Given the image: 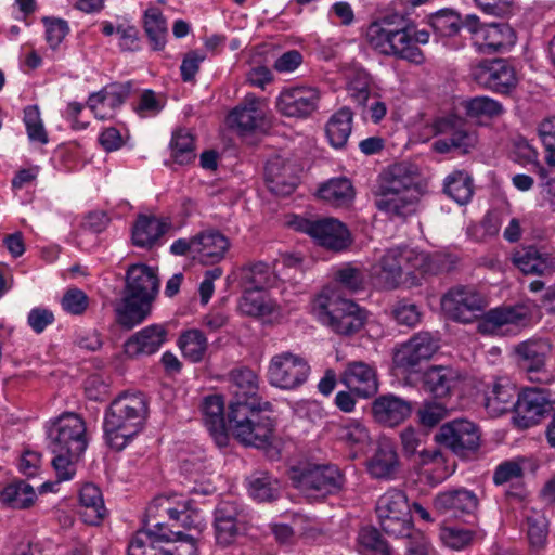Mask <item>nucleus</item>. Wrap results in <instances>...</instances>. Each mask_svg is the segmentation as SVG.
<instances>
[{
  "instance_id": "37998d69",
  "label": "nucleus",
  "mask_w": 555,
  "mask_h": 555,
  "mask_svg": "<svg viewBox=\"0 0 555 555\" xmlns=\"http://www.w3.org/2000/svg\"><path fill=\"white\" fill-rule=\"evenodd\" d=\"M178 347L186 360L197 363L204 359L207 352L208 340L202 331L191 328L180 334Z\"/></svg>"
},
{
  "instance_id": "603ef678",
  "label": "nucleus",
  "mask_w": 555,
  "mask_h": 555,
  "mask_svg": "<svg viewBox=\"0 0 555 555\" xmlns=\"http://www.w3.org/2000/svg\"><path fill=\"white\" fill-rule=\"evenodd\" d=\"M179 512L175 516L170 529L180 524L186 530L194 531L196 537L206 528L205 517L198 508L190 506L186 501L178 503Z\"/></svg>"
},
{
  "instance_id": "79ce46f5",
  "label": "nucleus",
  "mask_w": 555,
  "mask_h": 555,
  "mask_svg": "<svg viewBox=\"0 0 555 555\" xmlns=\"http://www.w3.org/2000/svg\"><path fill=\"white\" fill-rule=\"evenodd\" d=\"M230 380L235 401L257 402L255 396L258 390V376L254 371L246 367L234 370L230 374Z\"/></svg>"
},
{
  "instance_id": "0e129e2a",
  "label": "nucleus",
  "mask_w": 555,
  "mask_h": 555,
  "mask_svg": "<svg viewBox=\"0 0 555 555\" xmlns=\"http://www.w3.org/2000/svg\"><path fill=\"white\" fill-rule=\"evenodd\" d=\"M442 543L454 551H461L467 547L473 541V532L459 527L441 528L439 533Z\"/></svg>"
},
{
  "instance_id": "4be33fe9",
  "label": "nucleus",
  "mask_w": 555,
  "mask_h": 555,
  "mask_svg": "<svg viewBox=\"0 0 555 555\" xmlns=\"http://www.w3.org/2000/svg\"><path fill=\"white\" fill-rule=\"evenodd\" d=\"M433 505L440 514L462 517L476 513L479 498L473 490L460 487L436 494Z\"/></svg>"
},
{
  "instance_id": "864d4df0",
  "label": "nucleus",
  "mask_w": 555,
  "mask_h": 555,
  "mask_svg": "<svg viewBox=\"0 0 555 555\" xmlns=\"http://www.w3.org/2000/svg\"><path fill=\"white\" fill-rule=\"evenodd\" d=\"M23 122L30 142L41 145L48 143V132L37 105H28L24 108Z\"/></svg>"
},
{
  "instance_id": "49530a36",
  "label": "nucleus",
  "mask_w": 555,
  "mask_h": 555,
  "mask_svg": "<svg viewBox=\"0 0 555 555\" xmlns=\"http://www.w3.org/2000/svg\"><path fill=\"white\" fill-rule=\"evenodd\" d=\"M280 483L268 473L257 472L248 478V493L259 502L275 500L280 494Z\"/></svg>"
},
{
  "instance_id": "774afa93",
  "label": "nucleus",
  "mask_w": 555,
  "mask_h": 555,
  "mask_svg": "<svg viewBox=\"0 0 555 555\" xmlns=\"http://www.w3.org/2000/svg\"><path fill=\"white\" fill-rule=\"evenodd\" d=\"M215 519L246 526L248 522V515L236 502L222 501L215 511Z\"/></svg>"
},
{
  "instance_id": "680f3d73",
  "label": "nucleus",
  "mask_w": 555,
  "mask_h": 555,
  "mask_svg": "<svg viewBox=\"0 0 555 555\" xmlns=\"http://www.w3.org/2000/svg\"><path fill=\"white\" fill-rule=\"evenodd\" d=\"M527 535L530 546L535 550L544 547L547 539V524L545 517L540 513L527 516Z\"/></svg>"
},
{
  "instance_id": "5fc2aeb1",
  "label": "nucleus",
  "mask_w": 555,
  "mask_h": 555,
  "mask_svg": "<svg viewBox=\"0 0 555 555\" xmlns=\"http://www.w3.org/2000/svg\"><path fill=\"white\" fill-rule=\"evenodd\" d=\"M52 467L55 472L57 481H68L74 478L77 470V464L83 453H74L72 451L52 452Z\"/></svg>"
},
{
  "instance_id": "13d9d810",
  "label": "nucleus",
  "mask_w": 555,
  "mask_h": 555,
  "mask_svg": "<svg viewBox=\"0 0 555 555\" xmlns=\"http://www.w3.org/2000/svg\"><path fill=\"white\" fill-rule=\"evenodd\" d=\"M171 154L179 164H188L195 158L194 138L186 130H178L171 139Z\"/></svg>"
},
{
  "instance_id": "4d7b16f0",
  "label": "nucleus",
  "mask_w": 555,
  "mask_h": 555,
  "mask_svg": "<svg viewBox=\"0 0 555 555\" xmlns=\"http://www.w3.org/2000/svg\"><path fill=\"white\" fill-rule=\"evenodd\" d=\"M350 98L360 105H364L371 93V77L364 69H354L350 73L347 82Z\"/></svg>"
},
{
  "instance_id": "338daca9",
  "label": "nucleus",
  "mask_w": 555,
  "mask_h": 555,
  "mask_svg": "<svg viewBox=\"0 0 555 555\" xmlns=\"http://www.w3.org/2000/svg\"><path fill=\"white\" fill-rule=\"evenodd\" d=\"M158 541L151 530L139 531L130 541L128 555H160L154 542Z\"/></svg>"
},
{
  "instance_id": "b1692460",
  "label": "nucleus",
  "mask_w": 555,
  "mask_h": 555,
  "mask_svg": "<svg viewBox=\"0 0 555 555\" xmlns=\"http://www.w3.org/2000/svg\"><path fill=\"white\" fill-rule=\"evenodd\" d=\"M178 503L177 496H157L147 506V530H151V533L155 534L157 540L171 539L169 534L170 528L165 524V519L168 518L169 521H173L175 516L179 512Z\"/></svg>"
},
{
  "instance_id": "ddd939ff",
  "label": "nucleus",
  "mask_w": 555,
  "mask_h": 555,
  "mask_svg": "<svg viewBox=\"0 0 555 555\" xmlns=\"http://www.w3.org/2000/svg\"><path fill=\"white\" fill-rule=\"evenodd\" d=\"M436 135L442 138L433 143V150L437 153L459 152L469 153L477 144V137L469 130L465 121L454 115L438 118L433 124Z\"/></svg>"
},
{
  "instance_id": "72a5a7b5",
  "label": "nucleus",
  "mask_w": 555,
  "mask_h": 555,
  "mask_svg": "<svg viewBox=\"0 0 555 555\" xmlns=\"http://www.w3.org/2000/svg\"><path fill=\"white\" fill-rule=\"evenodd\" d=\"M514 262L525 274L547 275L555 272V257L534 247L518 251Z\"/></svg>"
},
{
  "instance_id": "de8ad7c7",
  "label": "nucleus",
  "mask_w": 555,
  "mask_h": 555,
  "mask_svg": "<svg viewBox=\"0 0 555 555\" xmlns=\"http://www.w3.org/2000/svg\"><path fill=\"white\" fill-rule=\"evenodd\" d=\"M144 29L154 50H162L166 43L167 25L162 12L150 8L144 15Z\"/></svg>"
},
{
  "instance_id": "0eeeda50",
  "label": "nucleus",
  "mask_w": 555,
  "mask_h": 555,
  "mask_svg": "<svg viewBox=\"0 0 555 555\" xmlns=\"http://www.w3.org/2000/svg\"><path fill=\"white\" fill-rule=\"evenodd\" d=\"M365 39L371 49L379 54L415 64L425 61L422 50L413 44L410 26H396L388 20L369 25Z\"/></svg>"
},
{
  "instance_id": "cd10ccee",
  "label": "nucleus",
  "mask_w": 555,
  "mask_h": 555,
  "mask_svg": "<svg viewBox=\"0 0 555 555\" xmlns=\"http://www.w3.org/2000/svg\"><path fill=\"white\" fill-rule=\"evenodd\" d=\"M167 340V330L162 324H152L133 334L125 343L128 357L150 356L157 352Z\"/></svg>"
},
{
  "instance_id": "09e8293b",
  "label": "nucleus",
  "mask_w": 555,
  "mask_h": 555,
  "mask_svg": "<svg viewBox=\"0 0 555 555\" xmlns=\"http://www.w3.org/2000/svg\"><path fill=\"white\" fill-rule=\"evenodd\" d=\"M337 437L349 447L362 448L370 441V433L366 426L356 418L343 422L337 429Z\"/></svg>"
},
{
  "instance_id": "f257e3e1",
  "label": "nucleus",
  "mask_w": 555,
  "mask_h": 555,
  "mask_svg": "<svg viewBox=\"0 0 555 555\" xmlns=\"http://www.w3.org/2000/svg\"><path fill=\"white\" fill-rule=\"evenodd\" d=\"M449 269L441 254L429 255L409 246H395L386 249L372 266V276L383 288L393 289L408 280L414 282L420 276Z\"/></svg>"
},
{
  "instance_id": "bf43d9fd",
  "label": "nucleus",
  "mask_w": 555,
  "mask_h": 555,
  "mask_svg": "<svg viewBox=\"0 0 555 555\" xmlns=\"http://www.w3.org/2000/svg\"><path fill=\"white\" fill-rule=\"evenodd\" d=\"M358 541L365 555H389L387 543L374 528L361 529Z\"/></svg>"
},
{
  "instance_id": "412c9836",
  "label": "nucleus",
  "mask_w": 555,
  "mask_h": 555,
  "mask_svg": "<svg viewBox=\"0 0 555 555\" xmlns=\"http://www.w3.org/2000/svg\"><path fill=\"white\" fill-rule=\"evenodd\" d=\"M340 383L361 398L372 397L378 391L376 369L363 361L347 362L340 374Z\"/></svg>"
},
{
  "instance_id": "2f4dec72",
  "label": "nucleus",
  "mask_w": 555,
  "mask_h": 555,
  "mask_svg": "<svg viewBox=\"0 0 555 555\" xmlns=\"http://www.w3.org/2000/svg\"><path fill=\"white\" fill-rule=\"evenodd\" d=\"M78 513L82 521L88 525L96 526L106 516L107 509L101 490L92 485L86 483L79 492Z\"/></svg>"
},
{
  "instance_id": "a18cd8bd",
  "label": "nucleus",
  "mask_w": 555,
  "mask_h": 555,
  "mask_svg": "<svg viewBox=\"0 0 555 555\" xmlns=\"http://www.w3.org/2000/svg\"><path fill=\"white\" fill-rule=\"evenodd\" d=\"M319 196L333 206H345L353 199L354 191L347 178H335L319 189Z\"/></svg>"
},
{
  "instance_id": "423d86ee",
  "label": "nucleus",
  "mask_w": 555,
  "mask_h": 555,
  "mask_svg": "<svg viewBox=\"0 0 555 555\" xmlns=\"http://www.w3.org/2000/svg\"><path fill=\"white\" fill-rule=\"evenodd\" d=\"M312 312L325 326L339 335L359 332L366 320V313L356 302L339 297L331 289H324L312 302Z\"/></svg>"
},
{
  "instance_id": "c756f323",
  "label": "nucleus",
  "mask_w": 555,
  "mask_h": 555,
  "mask_svg": "<svg viewBox=\"0 0 555 555\" xmlns=\"http://www.w3.org/2000/svg\"><path fill=\"white\" fill-rule=\"evenodd\" d=\"M369 474L375 479H393L399 469V457L395 446L388 441H379L375 452L366 462Z\"/></svg>"
},
{
  "instance_id": "393cba45",
  "label": "nucleus",
  "mask_w": 555,
  "mask_h": 555,
  "mask_svg": "<svg viewBox=\"0 0 555 555\" xmlns=\"http://www.w3.org/2000/svg\"><path fill=\"white\" fill-rule=\"evenodd\" d=\"M412 413V403L388 393L377 397L372 403L374 420L388 427L403 423Z\"/></svg>"
},
{
  "instance_id": "bb28decb",
  "label": "nucleus",
  "mask_w": 555,
  "mask_h": 555,
  "mask_svg": "<svg viewBox=\"0 0 555 555\" xmlns=\"http://www.w3.org/2000/svg\"><path fill=\"white\" fill-rule=\"evenodd\" d=\"M196 260L204 264L220 262L229 250L230 240L220 231L209 229L195 235Z\"/></svg>"
},
{
  "instance_id": "f03ea898",
  "label": "nucleus",
  "mask_w": 555,
  "mask_h": 555,
  "mask_svg": "<svg viewBox=\"0 0 555 555\" xmlns=\"http://www.w3.org/2000/svg\"><path fill=\"white\" fill-rule=\"evenodd\" d=\"M159 291L157 270L144 263H135L126 272V285L121 300L115 308L116 321L128 330L142 323L152 311Z\"/></svg>"
},
{
  "instance_id": "2eb2a0df",
  "label": "nucleus",
  "mask_w": 555,
  "mask_h": 555,
  "mask_svg": "<svg viewBox=\"0 0 555 555\" xmlns=\"http://www.w3.org/2000/svg\"><path fill=\"white\" fill-rule=\"evenodd\" d=\"M435 440L457 456L464 457L479 448L480 430L475 423L457 418L443 424L435 435Z\"/></svg>"
},
{
  "instance_id": "c9c22d12",
  "label": "nucleus",
  "mask_w": 555,
  "mask_h": 555,
  "mask_svg": "<svg viewBox=\"0 0 555 555\" xmlns=\"http://www.w3.org/2000/svg\"><path fill=\"white\" fill-rule=\"evenodd\" d=\"M459 379V374L451 366H430L423 376L425 388L435 397H446Z\"/></svg>"
},
{
  "instance_id": "ea45409f",
  "label": "nucleus",
  "mask_w": 555,
  "mask_h": 555,
  "mask_svg": "<svg viewBox=\"0 0 555 555\" xmlns=\"http://www.w3.org/2000/svg\"><path fill=\"white\" fill-rule=\"evenodd\" d=\"M289 168L282 166L280 159L270 160L266 166V183L275 195L287 196L292 194L297 184V178L287 176Z\"/></svg>"
},
{
  "instance_id": "3c124183",
  "label": "nucleus",
  "mask_w": 555,
  "mask_h": 555,
  "mask_svg": "<svg viewBox=\"0 0 555 555\" xmlns=\"http://www.w3.org/2000/svg\"><path fill=\"white\" fill-rule=\"evenodd\" d=\"M170 540H165L168 545L160 548V555H198L197 537L195 534L182 533L181 531L169 530Z\"/></svg>"
},
{
  "instance_id": "7ed1b4c3",
  "label": "nucleus",
  "mask_w": 555,
  "mask_h": 555,
  "mask_svg": "<svg viewBox=\"0 0 555 555\" xmlns=\"http://www.w3.org/2000/svg\"><path fill=\"white\" fill-rule=\"evenodd\" d=\"M422 194L417 175L397 164L380 176L376 206L391 217H406L416 211Z\"/></svg>"
},
{
  "instance_id": "473e14b6",
  "label": "nucleus",
  "mask_w": 555,
  "mask_h": 555,
  "mask_svg": "<svg viewBox=\"0 0 555 555\" xmlns=\"http://www.w3.org/2000/svg\"><path fill=\"white\" fill-rule=\"evenodd\" d=\"M517 390L507 378L495 379L486 392V409L492 416L512 410L516 404Z\"/></svg>"
},
{
  "instance_id": "6e6552de",
  "label": "nucleus",
  "mask_w": 555,
  "mask_h": 555,
  "mask_svg": "<svg viewBox=\"0 0 555 555\" xmlns=\"http://www.w3.org/2000/svg\"><path fill=\"white\" fill-rule=\"evenodd\" d=\"M535 313L537 306L529 301L493 308L478 320L477 331L482 335L516 336L533 323Z\"/></svg>"
},
{
  "instance_id": "1a4fd4ad",
  "label": "nucleus",
  "mask_w": 555,
  "mask_h": 555,
  "mask_svg": "<svg viewBox=\"0 0 555 555\" xmlns=\"http://www.w3.org/2000/svg\"><path fill=\"white\" fill-rule=\"evenodd\" d=\"M296 489L310 499L324 498L338 492L345 482L344 475L333 464H306L291 472Z\"/></svg>"
},
{
  "instance_id": "e433bc0d",
  "label": "nucleus",
  "mask_w": 555,
  "mask_h": 555,
  "mask_svg": "<svg viewBox=\"0 0 555 555\" xmlns=\"http://www.w3.org/2000/svg\"><path fill=\"white\" fill-rule=\"evenodd\" d=\"M353 122V113L349 107H341L335 112L328 119L325 132L331 145L340 149L346 145Z\"/></svg>"
},
{
  "instance_id": "052dcab7",
  "label": "nucleus",
  "mask_w": 555,
  "mask_h": 555,
  "mask_svg": "<svg viewBox=\"0 0 555 555\" xmlns=\"http://www.w3.org/2000/svg\"><path fill=\"white\" fill-rule=\"evenodd\" d=\"M465 108L470 117H494L503 111L499 102L488 96H477L467 101Z\"/></svg>"
},
{
  "instance_id": "aec40b11",
  "label": "nucleus",
  "mask_w": 555,
  "mask_h": 555,
  "mask_svg": "<svg viewBox=\"0 0 555 555\" xmlns=\"http://www.w3.org/2000/svg\"><path fill=\"white\" fill-rule=\"evenodd\" d=\"M319 101L320 92L315 88H288L280 93L276 108L287 117L305 118L318 108Z\"/></svg>"
},
{
  "instance_id": "7c9ffc66",
  "label": "nucleus",
  "mask_w": 555,
  "mask_h": 555,
  "mask_svg": "<svg viewBox=\"0 0 555 555\" xmlns=\"http://www.w3.org/2000/svg\"><path fill=\"white\" fill-rule=\"evenodd\" d=\"M203 418L210 436L220 448L228 444V428L223 416V401L220 396H209L203 402Z\"/></svg>"
},
{
  "instance_id": "c85d7f7f",
  "label": "nucleus",
  "mask_w": 555,
  "mask_h": 555,
  "mask_svg": "<svg viewBox=\"0 0 555 555\" xmlns=\"http://www.w3.org/2000/svg\"><path fill=\"white\" fill-rule=\"evenodd\" d=\"M240 311L248 317L274 321L282 317L280 305L268 294L247 289L238 302Z\"/></svg>"
},
{
  "instance_id": "4c0bfd02",
  "label": "nucleus",
  "mask_w": 555,
  "mask_h": 555,
  "mask_svg": "<svg viewBox=\"0 0 555 555\" xmlns=\"http://www.w3.org/2000/svg\"><path fill=\"white\" fill-rule=\"evenodd\" d=\"M37 494L33 486L24 480H13L5 485L0 492V501L3 505L14 509L30 507L36 501Z\"/></svg>"
},
{
  "instance_id": "20e7f679",
  "label": "nucleus",
  "mask_w": 555,
  "mask_h": 555,
  "mask_svg": "<svg viewBox=\"0 0 555 555\" xmlns=\"http://www.w3.org/2000/svg\"><path fill=\"white\" fill-rule=\"evenodd\" d=\"M149 402L141 392L122 393L112 401L104 416V433L111 448L122 450L143 428Z\"/></svg>"
},
{
  "instance_id": "9b49d317",
  "label": "nucleus",
  "mask_w": 555,
  "mask_h": 555,
  "mask_svg": "<svg viewBox=\"0 0 555 555\" xmlns=\"http://www.w3.org/2000/svg\"><path fill=\"white\" fill-rule=\"evenodd\" d=\"M463 27L472 35V40L480 53H502L516 42L513 28L504 23L481 24L476 15H467Z\"/></svg>"
},
{
  "instance_id": "4468645a",
  "label": "nucleus",
  "mask_w": 555,
  "mask_h": 555,
  "mask_svg": "<svg viewBox=\"0 0 555 555\" xmlns=\"http://www.w3.org/2000/svg\"><path fill=\"white\" fill-rule=\"evenodd\" d=\"M310 366L302 357L285 351L271 358L268 366L269 383L280 389L293 390L308 378Z\"/></svg>"
},
{
  "instance_id": "f8f14e48",
  "label": "nucleus",
  "mask_w": 555,
  "mask_h": 555,
  "mask_svg": "<svg viewBox=\"0 0 555 555\" xmlns=\"http://www.w3.org/2000/svg\"><path fill=\"white\" fill-rule=\"evenodd\" d=\"M288 224L310 235L319 245L334 251L347 248L351 242L348 229L334 218L310 220L294 216Z\"/></svg>"
},
{
  "instance_id": "f3484780",
  "label": "nucleus",
  "mask_w": 555,
  "mask_h": 555,
  "mask_svg": "<svg viewBox=\"0 0 555 555\" xmlns=\"http://www.w3.org/2000/svg\"><path fill=\"white\" fill-rule=\"evenodd\" d=\"M472 75L478 85L499 93H508L517 85L514 68L501 59L479 63Z\"/></svg>"
},
{
  "instance_id": "c03bdc74",
  "label": "nucleus",
  "mask_w": 555,
  "mask_h": 555,
  "mask_svg": "<svg viewBox=\"0 0 555 555\" xmlns=\"http://www.w3.org/2000/svg\"><path fill=\"white\" fill-rule=\"evenodd\" d=\"M444 192L459 205H466L470 202L474 194V184L472 177L463 171L455 170L444 179Z\"/></svg>"
},
{
  "instance_id": "a211bd4d",
  "label": "nucleus",
  "mask_w": 555,
  "mask_h": 555,
  "mask_svg": "<svg viewBox=\"0 0 555 555\" xmlns=\"http://www.w3.org/2000/svg\"><path fill=\"white\" fill-rule=\"evenodd\" d=\"M553 346L550 339L533 337L519 343L515 352L521 361V366L528 373V378L534 382H542L546 378V360L552 352Z\"/></svg>"
},
{
  "instance_id": "6e6d98bb",
  "label": "nucleus",
  "mask_w": 555,
  "mask_h": 555,
  "mask_svg": "<svg viewBox=\"0 0 555 555\" xmlns=\"http://www.w3.org/2000/svg\"><path fill=\"white\" fill-rule=\"evenodd\" d=\"M379 525L385 533L393 538L403 539L415 530L411 514L408 515H379Z\"/></svg>"
},
{
  "instance_id": "69168bd1",
  "label": "nucleus",
  "mask_w": 555,
  "mask_h": 555,
  "mask_svg": "<svg viewBox=\"0 0 555 555\" xmlns=\"http://www.w3.org/2000/svg\"><path fill=\"white\" fill-rule=\"evenodd\" d=\"M433 28L442 36H452L460 29V17L451 10H442L430 17Z\"/></svg>"
},
{
  "instance_id": "a19ab883",
  "label": "nucleus",
  "mask_w": 555,
  "mask_h": 555,
  "mask_svg": "<svg viewBox=\"0 0 555 555\" xmlns=\"http://www.w3.org/2000/svg\"><path fill=\"white\" fill-rule=\"evenodd\" d=\"M167 230V223L153 216H140L132 229L135 246L151 247Z\"/></svg>"
},
{
  "instance_id": "6ab92c4d",
  "label": "nucleus",
  "mask_w": 555,
  "mask_h": 555,
  "mask_svg": "<svg viewBox=\"0 0 555 555\" xmlns=\"http://www.w3.org/2000/svg\"><path fill=\"white\" fill-rule=\"evenodd\" d=\"M439 349V337L429 332H420L402 344L393 356L397 366L412 369L429 360Z\"/></svg>"
},
{
  "instance_id": "5701e85b",
  "label": "nucleus",
  "mask_w": 555,
  "mask_h": 555,
  "mask_svg": "<svg viewBox=\"0 0 555 555\" xmlns=\"http://www.w3.org/2000/svg\"><path fill=\"white\" fill-rule=\"evenodd\" d=\"M264 117L263 102L254 94H247L228 115V124L232 129L245 134L260 128Z\"/></svg>"
},
{
  "instance_id": "9d476101",
  "label": "nucleus",
  "mask_w": 555,
  "mask_h": 555,
  "mask_svg": "<svg viewBox=\"0 0 555 555\" xmlns=\"http://www.w3.org/2000/svg\"><path fill=\"white\" fill-rule=\"evenodd\" d=\"M47 435L51 452L69 450L74 453H85L89 443L86 423L76 413H64L51 420Z\"/></svg>"
},
{
  "instance_id": "8fccbe9b",
  "label": "nucleus",
  "mask_w": 555,
  "mask_h": 555,
  "mask_svg": "<svg viewBox=\"0 0 555 555\" xmlns=\"http://www.w3.org/2000/svg\"><path fill=\"white\" fill-rule=\"evenodd\" d=\"M376 513L379 515H408L411 514V506L404 492L390 489L379 496L376 503Z\"/></svg>"
},
{
  "instance_id": "a878e982",
  "label": "nucleus",
  "mask_w": 555,
  "mask_h": 555,
  "mask_svg": "<svg viewBox=\"0 0 555 555\" xmlns=\"http://www.w3.org/2000/svg\"><path fill=\"white\" fill-rule=\"evenodd\" d=\"M129 92L130 88L127 85L106 86L100 92L89 96L88 106L98 119L113 118Z\"/></svg>"
},
{
  "instance_id": "e2e57ef3",
  "label": "nucleus",
  "mask_w": 555,
  "mask_h": 555,
  "mask_svg": "<svg viewBox=\"0 0 555 555\" xmlns=\"http://www.w3.org/2000/svg\"><path fill=\"white\" fill-rule=\"evenodd\" d=\"M540 140L544 146L545 162L555 168V116L545 118L538 127Z\"/></svg>"
},
{
  "instance_id": "39448f33",
  "label": "nucleus",
  "mask_w": 555,
  "mask_h": 555,
  "mask_svg": "<svg viewBox=\"0 0 555 555\" xmlns=\"http://www.w3.org/2000/svg\"><path fill=\"white\" fill-rule=\"evenodd\" d=\"M270 408L269 402L233 401L228 415V428L235 439L245 446L266 448L275 437V425L263 412Z\"/></svg>"
},
{
  "instance_id": "dca6fc26",
  "label": "nucleus",
  "mask_w": 555,
  "mask_h": 555,
  "mask_svg": "<svg viewBox=\"0 0 555 555\" xmlns=\"http://www.w3.org/2000/svg\"><path fill=\"white\" fill-rule=\"evenodd\" d=\"M443 312L452 320L472 323L486 307L483 296L473 287L459 286L450 289L441 299Z\"/></svg>"
},
{
  "instance_id": "58836bf2",
  "label": "nucleus",
  "mask_w": 555,
  "mask_h": 555,
  "mask_svg": "<svg viewBox=\"0 0 555 555\" xmlns=\"http://www.w3.org/2000/svg\"><path fill=\"white\" fill-rule=\"evenodd\" d=\"M516 410L528 423H535L546 410L550 401L538 387L528 388L521 396L517 395Z\"/></svg>"
},
{
  "instance_id": "f704fd0d",
  "label": "nucleus",
  "mask_w": 555,
  "mask_h": 555,
  "mask_svg": "<svg viewBox=\"0 0 555 555\" xmlns=\"http://www.w3.org/2000/svg\"><path fill=\"white\" fill-rule=\"evenodd\" d=\"M241 278L243 283L248 286L249 289L255 291L275 287L281 279L274 267L271 268L262 261L251 262L244 266L241 269Z\"/></svg>"
}]
</instances>
